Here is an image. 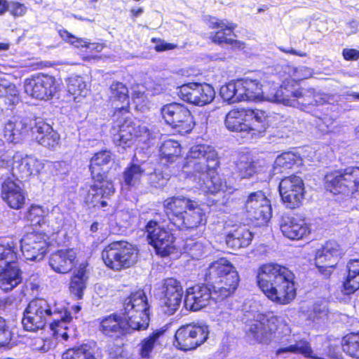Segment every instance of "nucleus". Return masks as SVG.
Segmentation results:
<instances>
[{
	"mask_svg": "<svg viewBox=\"0 0 359 359\" xmlns=\"http://www.w3.org/2000/svg\"><path fill=\"white\" fill-rule=\"evenodd\" d=\"M72 318L71 313L61 302L37 299L29 303L22 323L26 330L36 332L49 322L53 335L60 341H67L75 336Z\"/></svg>",
	"mask_w": 359,
	"mask_h": 359,
	"instance_id": "nucleus-1",
	"label": "nucleus"
},
{
	"mask_svg": "<svg viewBox=\"0 0 359 359\" xmlns=\"http://www.w3.org/2000/svg\"><path fill=\"white\" fill-rule=\"evenodd\" d=\"M219 164L217 152L212 147L205 144L193 146L184 167L188 173L187 180L195 183V187L204 194L224 191L226 184L216 173Z\"/></svg>",
	"mask_w": 359,
	"mask_h": 359,
	"instance_id": "nucleus-2",
	"label": "nucleus"
},
{
	"mask_svg": "<svg viewBox=\"0 0 359 359\" xmlns=\"http://www.w3.org/2000/svg\"><path fill=\"white\" fill-rule=\"evenodd\" d=\"M123 316L111 314L100 322V330L105 335L123 334L130 330H141L148 327L149 306L143 290L131 293L123 304Z\"/></svg>",
	"mask_w": 359,
	"mask_h": 359,
	"instance_id": "nucleus-3",
	"label": "nucleus"
},
{
	"mask_svg": "<svg viewBox=\"0 0 359 359\" xmlns=\"http://www.w3.org/2000/svg\"><path fill=\"white\" fill-rule=\"evenodd\" d=\"M257 284L271 302L285 305L296 297L294 274L285 266L269 263L262 265L257 271Z\"/></svg>",
	"mask_w": 359,
	"mask_h": 359,
	"instance_id": "nucleus-4",
	"label": "nucleus"
},
{
	"mask_svg": "<svg viewBox=\"0 0 359 359\" xmlns=\"http://www.w3.org/2000/svg\"><path fill=\"white\" fill-rule=\"evenodd\" d=\"M109 100L115 107L114 119L116 120L114 130L118 128L117 134L114 135V141L118 146L123 148L130 147L138 137L149 135L145 126H141L127 117H121L128 113L129 96L128 90L125 84L115 81L110 86Z\"/></svg>",
	"mask_w": 359,
	"mask_h": 359,
	"instance_id": "nucleus-5",
	"label": "nucleus"
},
{
	"mask_svg": "<svg viewBox=\"0 0 359 359\" xmlns=\"http://www.w3.org/2000/svg\"><path fill=\"white\" fill-rule=\"evenodd\" d=\"M111 161V153L108 150L100 151L91 158L90 170L93 184L88 190L86 202L93 206L106 207L108 204L105 199L114 193V187L111 181L107 179L102 167Z\"/></svg>",
	"mask_w": 359,
	"mask_h": 359,
	"instance_id": "nucleus-6",
	"label": "nucleus"
},
{
	"mask_svg": "<svg viewBox=\"0 0 359 359\" xmlns=\"http://www.w3.org/2000/svg\"><path fill=\"white\" fill-rule=\"evenodd\" d=\"M224 124L228 130L241 133L245 137H258L269 126V115L257 109H235L226 115Z\"/></svg>",
	"mask_w": 359,
	"mask_h": 359,
	"instance_id": "nucleus-7",
	"label": "nucleus"
},
{
	"mask_svg": "<svg viewBox=\"0 0 359 359\" xmlns=\"http://www.w3.org/2000/svg\"><path fill=\"white\" fill-rule=\"evenodd\" d=\"M18 242L13 238L0 239V288L10 291L22 281L21 271L15 264Z\"/></svg>",
	"mask_w": 359,
	"mask_h": 359,
	"instance_id": "nucleus-8",
	"label": "nucleus"
},
{
	"mask_svg": "<svg viewBox=\"0 0 359 359\" xmlns=\"http://www.w3.org/2000/svg\"><path fill=\"white\" fill-rule=\"evenodd\" d=\"M248 335L260 342H266L273 337L279 338L282 334H286L290 330L280 318L272 313H257L255 319L247 325Z\"/></svg>",
	"mask_w": 359,
	"mask_h": 359,
	"instance_id": "nucleus-9",
	"label": "nucleus"
},
{
	"mask_svg": "<svg viewBox=\"0 0 359 359\" xmlns=\"http://www.w3.org/2000/svg\"><path fill=\"white\" fill-rule=\"evenodd\" d=\"M325 186L334 194H352L359 198V167H348L326 175Z\"/></svg>",
	"mask_w": 359,
	"mask_h": 359,
	"instance_id": "nucleus-10",
	"label": "nucleus"
},
{
	"mask_svg": "<svg viewBox=\"0 0 359 359\" xmlns=\"http://www.w3.org/2000/svg\"><path fill=\"white\" fill-rule=\"evenodd\" d=\"M137 250L126 241L113 242L108 245L102 252V259L106 266L114 270L128 268L137 259Z\"/></svg>",
	"mask_w": 359,
	"mask_h": 359,
	"instance_id": "nucleus-11",
	"label": "nucleus"
},
{
	"mask_svg": "<svg viewBox=\"0 0 359 359\" xmlns=\"http://www.w3.org/2000/svg\"><path fill=\"white\" fill-rule=\"evenodd\" d=\"M209 329L203 324H188L175 332L174 346L182 351H190L203 344L208 338Z\"/></svg>",
	"mask_w": 359,
	"mask_h": 359,
	"instance_id": "nucleus-12",
	"label": "nucleus"
},
{
	"mask_svg": "<svg viewBox=\"0 0 359 359\" xmlns=\"http://www.w3.org/2000/svg\"><path fill=\"white\" fill-rule=\"evenodd\" d=\"M165 121L180 133L190 132L194 126L193 116L184 105L176 102L165 104L161 109Z\"/></svg>",
	"mask_w": 359,
	"mask_h": 359,
	"instance_id": "nucleus-13",
	"label": "nucleus"
},
{
	"mask_svg": "<svg viewBox=\"0 0 359 359\" xmlns=\"http://www.w3.org/2000/svg\"><path fill=\"white\" fill-rule=\"evenodd\" d=\"M294 107L302 111L315 114L316 107L331 104L336 102L334 95L316 90L314 88H303L297 86Z\"/></svg>",
	"mask_w": 359,
	"mask_h": 359,
	"instance_id": "nucleus-14",
	"label": "nucleus"
},
{
	"mask_svg": "<svg viewBox=\"0 0 359 359\" xmlns=\"http://www.w3.org/2000/svg\"><path fill=\"white\" fill-rule=\"evenodd\" d=\"M177 94L184 102L197 106H204L215 98V91L206 83H188L177 88Z\"/></svg>",
	"mask_w": 359,
	"mask_h": 359,
	"instance_id": "nucleus-15",
	"label": "nucleus"
},
{
	"mask_svg": "<svg viewBox=\"0 0 359 359\" xmlns=\"http://www.w3.org/2000/svg\"><path fill=\"white\" fill-rule=\"evenodd\" d=\"M279 192L285 205L290 209L301 206L305 195L302 179L297 175L283 178L279 184Z\"/></svg>",
	"mask_w": 359,
	"mask_h": 359,
	"instance_id": "nucleus-16",
	"label": "nucleus"
},
{
	"mask_svg": "<svg viewBox=\"0 0 359 359\" xmlns=\"http://www.w3.org/2000/svg\"><path fill=\"white\" fill-rule=\"evenodd\" d=\"M146 232L149 243L154 246L158 255L166 257L174 252L175 237L169 229L155 221H149L146 226Z\"/></svg>",
	"mask_w": 359,
	"mask_h": 359,
	"instance_id": "nucleus-17",
	"label": "nucleus"
},
{
	"mask_svg": "<svg viewBox=\"0 0 359 359\" xmlns=\"http://www.w3.org/2000/svg\"><path fill=\"white\" fill-rule=\"evenodd\" d=\"M244 210L250 219L256 220L260 224L266 223L272 216L270 201L262 191L251 192L248 195Z\"/></svg>",
	"mask_w": 359,
	"mask_h": 359,
	"instance_id": "nucleus-18",
	"label": "nucleus"
},
{
	"mask_svg": "<svg viewBox=\"0 0 359 359\" xmlns=\"http://www.w3.org/2000/svg\"><path fill=\"white\" fill-rule=\"evenodd\" d=\"M24 89L25 93L32 97L49 100L56 93V81L53 76L37 74L25 80Z\"/></svg>",
	"mask_w": 359,
	"mask_h": 359,
	"instance_id": "nucleus-19",
	"label": "nucleus"
},
{
	"mask_svg": "<svg viewBox=\"0 0 359 359\" xmlns=\"http://www.w3.org/2000/svg\"><path fill=\"white\" fill-rule=\"evenodd\" d=\"M297 85L294 81H285L279 87L274 83H268L264 87L262 101L281 103L294 107Z\"/></svg>",
	"mask_w": 359,
	"mask_h": 359,
	"instance_id": "nucleus-20",
	"label": "nucleus"
},
{
	"mask_svg": "<svg viewBox=\"0 0 359 359\" xmlns=\"http://www.w3.org/2000/svg\"><path fill=\"white\" fill-rule=\"evenodd\" d=\"M297 85L294 81H285L279 87L274 83H268L264 87L262 101L281 103L294 107Z\"/></svg>",
	"mask_w": 359,
	"mask_h": 359,
	"instance_id": "nucleus-21",
	"label": "nucleus"
},
{
	"mask_svg": "<svg viewBox=\"0 0 359 359\" xmlns=\"http://www.w3.org/2000/svg\"><path fill=\"white\" fill-rule=\"evenodd\" d=\"M160 290L163 312L168 315L173 314L182 303L184 290L181 283L175 278H166L163 280Z\"/></svg>",
	"mask_w": 359,
	"mask_h": 359,
	"instance_id": "nucleus-22",
	"label": "nucleus"
},
{
	"mask_svg": "<svg viewBox=\"0 0 359 359\" xmlns=\"http://www.w3.org/2000/svg\"><path fill=\"white\" fill-rule=\"evenodd\" d=\"M20 248L26 259L39 261L47 252L48 237L40 232L27 233L20 240Z\"/></svg>",
	"mask_w": 359,
	"mask_h": 359,
	"instance_id": "nucleus-23",
	"label": "nucleus"
},
{
	"mask_svg": "<svg viewBox=\"0 0 359 359\" xmlns=\"http://www.w3.org/2000/svg\"><path fill=\"white\" fill-rule=\"evenodd\" d=\"M11 166L13 177L27 178L39 173L44 165L34 156L16 152L13 156Z\"/></svg>",
	"mask_w": 359,
	"mask_h": 359,
	"instance_id": "nucleus-24",
	"label": "nucleus"
},
{
	"mask_svg": "<svg viewBox=\"0 0 359 359\" xmlns=\"http://www.w3.org/2000/svg\"><path fill=\"white\" fill-rule=\"evenodd\" d=\"M1 198L11 208H22L26 198L20 180L13 176L4 180L1 185Z\"/></svg>",
	"mask_w": 359,
	"mask_h": 359,
	"instance_id": "nucleus-25",
	"label": "nucleus"
},
{
	"mask_svg": "<svg viewBox=\"0 0 359 359\" xmlns=\"http://www.w3.org/2000/svg\"><path fill=\"white\" fill-rule=\"evenodd\" d=\"M209 27L212 29H219L215 33H211L210 37L212 41L218 43H227L234 47L241 48L242 43L235 39L233 30L236 25L226 20H219L215 18H211L209 21Z\"/></svg>",
	"mask_w": 359,
	"mask_h": 359,
	"instance_id": "nucleus-26",
	"label": "nucleus"
},
{
	"mask_svg": "<svg viewBox=\"0 0 359 359\" xmlns=\"http://www.w3.org/2000/svg\"><path fill=\"white\" fill-rule=\"evenodd\" d=\"M341 253L339 245L334 241H329L316 251L315 264L320 272L324 273L326 269L334 267Z\"/></svg>",
	"mask_w": 359,
	"mask_h": 359,
	"instance_id": "nucleus-27",
	"label": "nucleus"
},
{
	"mask_svg": "<svg viewBox=\"0 0 359 359\" xmlns=\"http://www.w3.org/2000/svg\"><path fill=\"white\" fill-rule=\"evenodd\" d=\"M211 298H214L212 290L204 285H196L187 290L184 305L187 309L199 311L206 306Z\"/></svg>",
	"mask_w": 359,
	"mask_h": 359,
	"instance_id": "nucleus-28",
	"label": "nucleus"
},
{
	"mask_svg": "<svg viewBox=\"0 0 359 359\" xmlns=\"http://www.w3.org/2000/svg\"><path fill=\"white\" fill-rule=\"evenodd\" d=\"M32 121V134L39 144L52 149L59 144L60 135L50 125L42 119H35Z\"/></svg>",
	"mask_w": 359,
	"mask_h": 359,
	"instance_id": "nucleus-29",
	"label": "nucleus"
},
{
	"mask_svg": "<svg viewBox=\"0 0 359 359\" xmlns=\"http://www.w3.org/2000/svg\"><path fill=\"white\" fill-rule=\"evenodd\" d=\"M280 228L282 233L290 240H300L311 232L309 225L304 220L294 217H283Z\"/></svg>",
	"mask_w": 359,
	"mask_h": 359,
	"instance_id": "nucleus-30",
	"label": "nucleus"
},
{
	"mask_svg": "<svg viewBox=\"0 0 359 359\" xmlns=\"http://www.w3.org/2000/svg\"><path fill=\"white\" fill-rule=\"evenodd\" d=\"M207 217L201 205L197 201L189 204L184 215L177 219L175 226L180 229H194L201 225H205Z\"/></svg>",
	"mask_w": 359,
	"mask_h": 359,
	"instance_id": "nucleus-31",
	"label": "nucleus"
},
{
	"mask_svg": "<svg viewBox=\"0 0 359 359\" xmlns=\"http://www.w3.org/2000/svg\"><path fill=\"white\" fill-rule=\"evenodd\" d=\"M32 122L28 118L9 121L4 126V137L9 142H20L32 133Z\"/></svg>",
	"mask_w": 359,
	"mask_h": 359,
	"instance_id": "nucleus-32",
	"label": "nucleus"
},
{
	"mask_svg": "<svg viewBox=\"0 0 359 359\" xmlns=\"http://www.w3.org/2000/svg\"><path fill=\"white\" fill-rule=\"evenodd\" d=\"M76 257V252L73 249L60 250L50 255L49 265L54 271L66 273L74 267Z\"/></svg>",
	"mask_w": 359,
	"mask_h": 359,
	"instance_id": "nucleus-33",
	"label": "nucleus"
},
{
	"mask_svg": "<svg viewBox=\"0 0 359 359\" xmlns=\"http://www.w3.org/2000/svg\"><path fill=\"white\" fill-rule=\"evenodd\" d=\"M237 272L234 266L226 258L222 257L212 262L207 267L205 279L208 283H213L220 279Z\"/></svg>",
	"mask_w": 359,
	"mask_h": 359,
	"instance_id": "nucleus-34",
	"label": "nucleus"
},
{
	"mask_svg": "<svg viewBox=\"0 0 359 359\" xmlns=\"http://www.w3.org/2000/svg\"><path fill=\"white\" fill-rule=\"evenodd\" d=\"M239 281L238 272H233L229 276H226V278L212 283L214 299L223 300L231 296L236 292Z\"/></svg>",
	"mask_w": 359,
	"mask_h": 359,
	"instance_id": "nucleus-35",
	"label": "nucleus"
},
{
	"mask_svg": "<svg viewBox=\"0 0 359 359\" xmlns=\"http://www.w3.org/2000/svg\"><path fill=\"white\" fill-rule=\"evenodd\" d=\"M240 82L241 101H262L264 85L258 79L247 76L240 79Z\"/></svg>",
	"mask_w": 359,
	"mask_h": 359,
	"instance_id": "nucleus-36",
	"label": "nucleus"
},
{
	"mask_svg": "<svg viewBox=\"0 0 359 359\" xmlns=\"http://www.w3.org/2000/svg\"><path fill=\"white\" fill-rule=\"evenodd\" d=\"M194 201L184 196H173L163 201V208L170 220L175 226L177 219L182 217Z\"/></svg>",
	"mask_w": 359,
	"mask_h": 359,
	"instance_id": "nucleus-37",
	"label": "nucleus"
},
{
	"mask_svg": "<svg viewBox=\"0 0 359 359\" xmlns=\"http://www.w3.org/2000/svg\"><path fill=\"white\" fill-rule=\"evenodd\" d=\"M149 87H146L142 84H135L132 86L131 99L136 110L144 111L147 109L149 100L146 90H149ZM163 90V88L158 84L150 90L152 95L159 94Z\"/></svg>",
	"mask_w": 359,
	"mask_h": 359,
	"instance_id": "nucleus-38",
	"label": "nucleus"
},
{
	"mask_svg": "<svg viewBox=\"0 0 359 359\" xmlns=\"http://www.w3.org/2000/svg\"><path fill=\"white\" fill-rule=\"evenodd\" d=\"M347 276L341 287V292L349 295L359 289V259H351L347 265Z\"/></svg>",
	"mask_w": 359,
	"mask_h": 359,
	"instance_id": "nucleus-39",
	"label": "nucleus"
},
{
	"mask_svg": "<svg viewBox=\"0 0 359 359\" xmlns=\"http://www.w3.org/2000/svg\"><path fill=\"white\" fill-rule=\"evenodd\" d=\"M66 83L68 95L74 102H80L88 95L89 88L83 77L73 75L67 79Z\"/></svg>",
	"mask_w": 359,
	"mask_h": 359,
	"instance_id": "nucleus-40",
	"label": "nucleus"
},
{
	"mask_svg": "<svg viewBox=\"0 0 359 359\" xmlns=\"http://www.w3.org/2000/svg\"><path fill=\"white\" fill-rule=\"evenodd\" d=\"M252 239V233L245 226H242L227 234L226 243L229 247L237 249L248 246Z\"/></svg>",
	"mask_w": 359,
	"mask_h": 359,
	"instance_id": "nucleus-41",
	"label": "nucleus"
},
{
	"mask_svg": "<svg viewBox=\"0 0 359 359\" xmlns=\"http://www.w3.org/2000/svg\"><path fill=\"white\" fill-rule=\"evenodd\" d=\"M182 147L180 144L174 140H165L159 148V156L163 163L176 161L180 158Z\"/></svg>",
	"mask_w": 359,
	"mask_h": 359,
	"instance_id": "nucleus-42",
	"label": "nucleus"
},
{
	"mask_svg": "<svg viewBox=\"0 0 359 359\" xmlns=\"http://www.w3.org/2000/svg\"><path fill=\"white\" fill-rule=\"evenodd\" d=\"M5 74H0V98L4 99L6 104H15L18 102V90Z\"/></svg>",
	"mask_w": 359,
	"mask_h": 359,
	"instance_id": "nucleus-43",
	"label": "nucleus"
},
{
	"mask_svg": "<svg viewBox=\"0 0 359 359\" xmlns=\"http://www.w3.org/2000/svg\"><path fill=\"white\" fill-rule=\"evenodd\" d=\"M258 170V162L250 156L242 155L236 163V172L241 179L250 178Z\"/></svg>",
	"mask_w": 359,
	"mask_h": 359,
	"instance_id": "nucleus-44",
	"label": "nucleus"
},
{
	"mask_svg": "<svg viewBox=\"0 0 359 359\" xmlns=\"http://www.w3.org/2000/svg\"><path fill=\"white\" fill-rule=\"evenodd\" d=\"M88 276L84 266H80L72 278L69 290L78 299L83 297V291L86 287Z\"/></svg>",
	"mask_w": 359,
	"mask_h": 359,
	"instance_id": "nucleus-45",
	"label": "nucleus"
},
{
	"mask_svg": "<svg viewBox=\"0 0 359 359\" xmlns=\"http://www.w3.org/2000/svg\"><path fill=\"white\" fill-rule=\"evenodd\" d=\"M220 95L224 101L235 103L241 101L240 79L232 81L221 87Z\"/></svg>",
	"mask_w": 359,
	"mask_h": 359,
	"instance_id": "nucleus-46",
	"label": "nucleus"
},
{
	"mask_svg": "<svg viewBox=\"0 0 359 359\" xmlns=\"http://www.w3.org/2000/svg\"><path fill=\"white\" fill-rule=\"evenodd\" d=\"M163 332L156 330L149 337L144 338L139 344V354L143 358H149L151 356L153 349L158 344V339Z\"/></svg>",
	"mask_w": 359,
	"mask_h": 359,
	"instance_id": "nucleus-47",
	"label": "nucleus"
},
{
	"mask_svg": "<svg viewBox=\"0 0 359 359\" xmlns=\"http://www.w3.org/2000/svg\"><path fill=\"white\" fill-rule=\"evenodd\" d=\"M144 172L145 168L142 167V165L131 163L123 172L125 185L133 187L139 184Z\"/></svg>",
	"mask_w": 359,
	"mask_h": 359,
	"instance_id": "nucleus-48",
	"label": "nucleus"
},
{
	"mask_svg": "<svg viewBox=\"0 0 359 359\" xmlns=\"http://www.w3.org/2000/svg\"><path fill=\"white\" fill-rule=\"evenodd\" d=\"M299 161V158L292 152H285L279 155L273 164L274 173L283 172V170L290 169Z\"/></svg>",
	"mask_w": 359,
	"mask_h": 359,
	"instance_id": "nucleus-49",
	"label": "nucleus"
},
{
	"mask_svg": "<svg viewBox=\"0 0 359 359\" xmlns=\"http://www.w3.org/2000/svg\"><path fill=\"white\" fill-rule=\"evenodd\" d=\"M49 213L48 208L33 204L28 209L27 218L33 225L42 226L46 222Z\"/></svg>",
	"mask_w": 359,
	"mask_h": 359,
	"instance_id": "nucleus-50",
	"label": "nucleus"
},
{
	"mask_svg": "<svg viewBox=\"0 0 359 359\" xmlns=\"http://www.w3.org/2000/svg\"><path fill=\"white\" fill-rule=\"evenodd\" d=\"M343 351L352 358L359 359V332L351 333L343 337Z\"/></svg>",
	"mask_w": 359,
	"mask_h": 359,
	"instance_id": "nucleus-51",
	"label": "nucleus"
},
{
	"mask_svg": "<svg viewBox=\"0 0 359 359\" xmlns=\"http://www.w3.org/2000/svg\"><path fill=\"white\" fill-rule=\"evenodd\" d=\"M59 34L65 41L69 43L74 47L77 48H87L88 41L86 39L77 38L65 29H60Z\"/></svg>",
	"mask_w": 359,
	"mask_h": 359,
	"instance_id": "nucleus-52",
	"label": "nucleus"
},
{
	"mask_svg": "<svg viewBox=\"0 0 359 359\" xmlns=\"http://www.w3.org/2000/svg\"><path fill=\"white\" fill-rule=\"evenodd\" d=\"M77 359H96L94 349L88 344L72 348Z\"/></svg>",
	"mask_w": 359,
	"mask_h": 359,
	"instance_id": "nucleus-53",
	"label": "nucleus"
},
{
	"mask_svg": "<svg viewBox=\"0 0 359 359\" xmlns=\"http://www.w3.org/2000/svg\"><path fill=\"white\" fill-rule=\"evenodd\" d=\"M11 339V333L6 326V321L0 316V346L8 344Z\"/></svg>",
	"mask_w": 359,
	"mask_h": 359,
	"instance_id": "nucleus-54",
	"label": "nucleus"
},
{
	"mask_svg": "<svg viewBox=\"0 0 359 359\" xmlns=\"http://www.w3.org/2000/svg\"><path fill=\"white\" fill-rule=\"evenodd\" d=\"M313 115L322 121L323 123L326 128L325 129H323L325 132L330 133L334 131L337 126L335 118L327 115H323V116H320L318 113H316Z\"/></svg>",
	"mask_w": 359,
	"mask_h": 359,
	"instance_id": "nucleus-55",
	"label": "nucleus"
},
{
	"mask_svg": "<svg viewBox=\"0 0 359 359\" xmlns=\"http://www.w3.org/2000/svg\"><path fill=\"white\" fill-rule=\"evenodd\" d=\"M8 11L15 16H21L26 12V7L24 4L16 1H11Z\"/></svg>",
	"mask_w": 359,
	"mask_h": 359,
	"instance_id": "nucleus-56",
	"label": "nucleus"
},
{
	"mask_svg": "<svg viewBox=\"0 0 359 359\" xmlns=\"http://www.w3.org/2000/svg\"><path fill=\"white\" fill-rule=\"evenodd\" d=\"M311 70L306 67L297 68L294 71V77L297 80H303L311 76Z\"/></svg>",
	"mask_w": 359,
	"mask_h": 359,
	"instance_id": "nucleus-57",
	"label": "nucleus"
},
{
	"mask_svg": "<svg viewBox=\"0 0 359 359\" xmlns=\"http://www.w3.org/2000/svg\"><path fill=\"white\" fill-rule=\"evenodd\" d=\"M342 55L346 60H357L359 59V50L353 48H344Z\"/></svg>",
	"mask_w": 359,
	"mask_h": 359,
	"instance_id": "nucleus-58",
	"label": "nucleus"
},
{
	"mask_svg": "<svg viewBox=\"0 0 359 359\" xmlns=\"http://www.w3.org/2000/svg\"><path fill=\"white\" fill-rule=\"evenodd\" d=\"M176 45L173 43H166L163 41H158V43L155 46V50L158 52L165 51L168 50L174 49Z\"/></svg>",
	"mask_w": 359,
	"mask_h": 359,
	"instance_id": "nucleus-59",
	"label": "nucleus"
},
{
	"mask_svg": "<svg viewBox=\"0 0 359 359\" xmlns=\"http://www.w3.org/2000/svg\"><path fill=\"white\" fill-rule=\"evenodd\" d=\"M231 314L229 311H220L217 314V320L222 322L229 321L231 319Z\"/></svg>",
	"mask_w": 359,
	"mask_h": 359,
	"instance_id": "nucleus-60",
	"label": "nucleus"
},
{
	"mask_svg": "<svg viewBox=\"0 0 359 359\" xmlns=\"http://www.w3.org/2000/svg\"><path fill=\"white\" fill-rule=\"evenodd\" d=\"M103 48L102 44L88 43L87 49H89L90 51L95 50L96 52H100L102 50Z\"/></svg>",
	"mask_w": 359,
	"mask_h": 359,
	"instance_id": "nucleus-61",
	"label": "nucleus"
},
{
	"mask_svg": "<svg viewBox=\"0 0 359 359\" xmlns=\"http://www.w3.org/2000/svg\"><path fill=\"white\" fill-rule=\"evenodd\" d=\"M358 26V22L356 20H351L347 23L346 27L347 28L350 29L348 34H351L355 33Z\"/></svg>",
	"mask_w": 359,
	"mask_h": 359,
	"instance_id": "nucleus-62",
	"label": "nucleus"
},
{
	"mask_svg": "<svg viewBox=\"0 0 359 359\" xmlns=\"http://www.w3.org/2000/svg\"><path fill=\"white\" fill-rule=\"evenodd\" d=\"M9 6L10 2H8L6 0H0V15L8 11Z\"/></svg>",
	"mask_w": 359,
	"mask_h": 359,
	"instance_id": "nucleus-63",
	"label": "nucleus"
},
{
	"mask_svg": "<svg viewBox=\"0 0 359 359\" xmlns=\"http://www.w3.org/2000/svg\"><path fill=\"white\" fill-rule=\"evenodd\" d=\"M62 359H77L72 348L67 350L62 355Z\"/></svg>",
	"mask_w": 359,
	"mask_h": 359,
	"instance_id": "nucleus-64",
	"label": "nucleus"
}]
</instances>
